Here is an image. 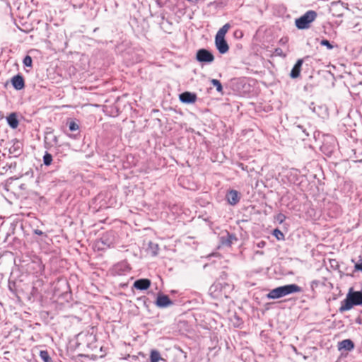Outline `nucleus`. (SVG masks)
I'll return each mask as SVG.
<instances>
[{
    "mask_svg": "<svg viewBox=\"0 0 362 362\" xmlns=\"http://www.w3.org/2000/svg\"><path fill=\"white\" fill-rule=\"evenodd\" d=\"M35 233L39 235H41L43 234V232L39 229L35 230Z\"/></svg>",
    "mask_w": 362,
    "mask_h": 362,
    "instance_id": "7c9ffc66",
    "label": "nucleus"
},
{
    "mask_svg": "<svg viewBox=\"0 0 362 362\" xmlns=\"http://www.w3.org/2000/svg\"><path fill=\"white\" fill-rule=\"evenodd\" d=\"M6 121L11 128L16 129L19 124L18 114L16 112H11L6 117Z\"/></svg>",
    "mask_w": 362,
    "mask_h": 362,
    "instance_id": "dca6fc26",
    "label": "nucleus"
},
{
    "mask_svg": "<svg viewBox=\"0 0 362 362\" xmlns=\"http://www.w3.org/2000/svg\"><path fill=\"white\" fill-rule=\"evenodd\" d=\"M8 151L14 157L19 156L23 152L22 144L16 139L14 140L13 144L9 147Z\"/></svg>",
    "mask_w": 362,
    "mask_h": 362,
    "instance_id": "9b49d317",
    "label": "nucleus"
},
{
    "mask_svg": "<svg viewBox=\"0 0 362 362\" xmlns=\"http://www.w3.org/2000/svg\"><path fill=\"white\" fill-rule=\"evenodd\" d=\"M69 137L71 138V139H77V135L76 134H68Z\"/></svg>",
    "mask_w": 362,
    "mask_h": 362,
    "instance_id": "2f4dec72",
    "label": "nucleus"
},
{
    "mask_svg": "<svg viewBox=\"0 0 362 362\" xmlns=\"http://www.w3.org/2000/svg\"><path fill=\"white\" fill-rule=\"evenodd\" d=\"M274 52H275L276 55H278V56H280V57H286V54L283 52V50L281 48H276L275 49Z\"/></svg>",
    "mask_w": 362,
    "mask_h": 362,
    "instance_id": "bb28decb",
    "label": "nucleus"
},
{
    "mask_svg": "<svg viewBox=\"0 0 362 362\" xmlns=\"http://www.w3.org/2000/svg\"><path fill=\"white\" fill-rule=\"evenodd\" d=\"M354 349V343L352 340L344 339L338 343V349L339 351L344 350L346 351H350Z\"/></svg>",
    "mask_w": 362,
    "mask_h": 362,
    "instance_id": "2eb2a0df",
    "label": "nucleus"
},
{
    "mask_svg": "<svg viewBox=\"0 0 362 362\" xmlns=\"http://www.w3.org/2000/svg\"><path fill=\"white\" fill-rule=\"evenodd\" d=\"M100 240H101V243L103 244V245H107L108 246H110V243H108V240L107 238V235H103L101 238H100Z\"/></svg>",
    "mask_w": 362,
    "mask_h": 362,
    "instance_id": "cd10ccee",
    "label": "nucleus"
},
{
    "mask_svg": "<svg viewBox=\"0 0 362 362\" xmlns=\"http://www.w3.org/2000/svg\"><path fill=\"white\" fill-rule=\"evenodd\" d=\"M211 83L214 87H216V89L218 92L221 93L223 91V86L218 80L212 79Z\"/></svg>",
    "mask_w": 362,
    "mask_h": 362,
    "instance_id": "412c9836",
    "label": "nucleus"
},
{
    "mask_svg": "<svg viewBox=\"0 0 362 362\" xmlns=\"http://www.w3.org/2000/svg\"><path fill=\"white\" fill-rule=\"evenodd\" d=\"M40 356L44 362H51L52 358H50L47 351L42 350L40 351Z\"/></svg>",
    "mask_w": 362,
    "mask_h": 362,
    "instance_id": "6ab92c4d",
    "label": "nucleus"
},
{
    "mask_svg": "<svg viewBox=\"0 0 362 362\" xmlns=\"http://www.w3.org/2000/svg\"><path fill=\"white\" fill-rule=\"evenodd\" d=\"M151 281L148 279H139L136 280L133 286L140 291L148 289L151 286Z\"/></svg>",
    "mask_w": 362,
    "mask_h": 362,
    "instance_id": "ddd939ff",
    "label": "nucleus"
},
{
    "mask_svg": "<svg viewBox=\"0 0 362 362\" xmlns=\"http://www.w3.org/2000/svg\"><path fill=\"white\" fill-rule=\"evenodd\" d=\"M226 199L230 205H236L240 199V193L237 190L231 189L228 192Z\"/></svg>",
    "mask_w": 362,
    "mask_h": 362,
    "instance_id": "9d476101",
    "label": "nucleus"
},
{
    "mask_svg": "<svg viewBox=\"0 0 362 362\" xmlns=\"http://www.w3.org/2000/svg\"><path fill=\"white\" fill-rule=\"evenodd\" d=\"M354 305H362V289L355 291L353 288H350L345 299L341 302L339 311L343 313L351 310Z\"/></svg>",
    "mask_w": 362,
    "mask_h": 362,
    "instance_id": "f257e3e1",
    "label": "nucleus"
},
{
    "mask_svg": "<svg viewBox=\"0 0 362 362\" xmlns=\"http://www.w3.org/2000/svg\"><path fill=\"white\" fill-rule=\"evenodd\" d=\"M301 291L302 288L297 284H287L271 290L267 295V298L269 299H278L287 295L300 293Z\"/></svg>",
    "mask_w": 362,
    "mask_h": 362,
    "instance_id": "f03ea898",
    "label": "nucleus"
},
{
    "mask_svg": "<svg viewBox=\"0 0 362 362\" xmlns=\"http://www.w3.org/2000/svg\"><path fill=\"white\" fill-rule=\"evenodd\" d=\"M303 64V59H299L297 60L296 64H294L293 67L292 68L291 73H290V77L291 78H297L299 77L301 71V67Z\"/></svg>",
    "mask_w": 362,
    "mask_h": 362,
    "instance_id": "4468645a",
    "label": "nucleus"
},
{
    "mask_svg": "<svg viewBox=\"0 0 362 362\" xmlns=\"http://www.w3.org/2000/svg\"><path fill=\"white\" fill-rule=\"evenodd\" d=\"M230 28V25L229 23H226L223 26H222L218 31L217 32L216 37H225V35L228 31Z\"/></svg>",
    "mask_w": 362,
    "mask_h": 362,
    "instance_id": "a211bd4d",
    "label": "nucleus"
},
{
    "mask_svg": "<svg viewBox=\"0 0 362 362\" xmlns=\"http://www.w3.org/2000/svg\"><path fill=\"white\" fill-rule=\"evenodd\" d=\"M238 33H239L240 34V35H241V36L243 35V34H242V32H241V31H236V32L235 33V34L236 35Z\"/></svg>",
    "mask_w": 362,
    "mask_h": 362,
    "instance_id": "f704fd0d",
    "label": "nucleus"
},
{
    "mask_svg": "<svg viewBox=\"0 0 362 362\" xmlns=\"http://www.w3.org/2000/svg\"><path fill=\"white\" fill-rule=\"evenodd\" d=\"M317 16V13L316 11L309 10L300 18L296 19L295 25L299 30L308 29L310 27V24L315 21Z\"/></svg>",
    "mask_w": 362,
    "mask_h": 362,
    "instance_id": "7ed1b4c3",
    "label": "nucleus"
},
{
    "mask_svg": "<svg viewBox=\"0 0 362 362\" xmlns=\"http://www.w3.org/2000/svg\"><path fill=\"white\" fill-rule=\"evenodd\" d=\"M215 45L219 53L226 54L229 49V46L225 37H215Z\"/></svg>",
    "mask_w": 362,
    "mask_h": 362,
    "instance_id": "0eeeda50",
    "label": "nucleus"
},
{
    "mask_svg": "<svg viewBox=\"0 0 362 362\" xmlns=\"http://www.w3.org/2000/svg\"><path fill=\"white\" fill-rule=\"evenodd\" d=\"M11 82L13 87L17 90H22L25 87V81L21 74H17L12 77Z\"/></svg>",
    "mask_w": 362,
    "mask_h": 362,
    "instance_id": "1a4fd4ad",
    "label": "nucleus"
},
{
    "mask_svg": "<svg viewBox=\"0 0 362 362\" xmlns=\"http://www.w3.org/2000/svg\"><path fill=\"white\" fill-rule=\"evenodd\" d=\"M317 284H318V283H317V281H312V285H311V286H313V285H316V286H317Z\"/></svg>",
    "mask_w": 362,
    "mask_h": 362,
    "instance_id": "72a5a7b5",
    "label": "nucleus"
},
{
    "mask_svg": "<svg viewBox=\"0 0 362 362\" xmlns=\"http://www.w3.org/2000/svg\"><path fill=\"white\" fill-rule=\"evenodd\" d=\"M45 141L50 146H57L59 144L58 137L53 134V129L47 128L45 132Z\"/></svg>",
    "mask_w": 362,
    "mask_h": 362,
    "instance_id": "6e6552de",
    "label": "nucleus"
},
{
    "mask_svg": "<svg viewBox=\"0 0 362 362\" xmlns=\"http://www.w3.org/2000/svg\"><path fill=\"white\" fill-rule=\"evenodd\" d=\"M284 218V216L283 214L279 215V219L280 220V222H282Z\"/></svg>",
    "mask_w": 362,
    "mask_h": 362,
    "instance_id": "473e14b6",
    "label": "nucleus"
},
{
    "mask_svg": "<svg viewBox=\"0 0 362 362\" xmlns=\"http://www.w3.org/2000/svg\"><path fill=\"white\" fill-rule=\"evenodd\" d=\"M156 305L158 308H167L173 305V302L170 299V298L167 295H164L163 293H158L156 300Z\"/></svg>",
    "mask_w": 362,
    "mask_h": 362,
    "instance_id": "39448f33",
    "label": "nucleus"
},
{
    "mask_svg": "<svg viewBox=\"0 0 362 362\" xmlns=\"http://www.w3.org/2000/svg\"><path fill=\"white\" fill-rule=\"evenodd\" d=\"M195 58L197 62L206 64H211L214 61L213 53L204 48L199 49L197 51Z\"/></svg>",
    "mask_w": 362,
    "mask_h": 362,
    "instance_id": "20e7f679",
    "label": "nucleus"
},
{
    "mask_svg": "<svg viewBox=\"0 0 362 362\" xmlns=\"http://www.w3.org/2000/svg\"><path fill=\"white\" fill-rule=\"evenodd\" d=\"M320 45L322 46H325L328 49H333V45L330 43V42L326 39L322 40L320 42Z\"/></svg>",
    "mask_w": 362,
    "mask_h": 362,
    "instance_id": "393cba45",
    "label": "nucleus"
},
{
    "mask_svg": "<svg viewBox=\"0 0 362 362\" xmlns=\"http://www.w3.org/2000/svg\"><path fill=\"white\" fill-rule=\"evenodd\" d=\"M68 125L71 132H75L79 129V125L73 120H71L69 122H68Z\"/></svg>",
    "mask_w": 362,
    "mask_h": 362,
    "instance_id": "4be33fe9",
    "label": "nucleus"
},
{
    "mask_svg": "<svg viewBox=\"0 0 362 362\" xmlns=\"http://www.w3.org/2000/svg\"><path fill=\"white\" fill-rule=\"evenodd\" d=\"M149 246L152 250L153 255H156L158 254V245L157 244L150 243Z\"/></svg>",
    "mask_w": 362,
    "mask_h": 362,
    "instance_id": "a878e982",
    "label": "nucleus"
},
{
    "mask_svg": "<svg viewBox=\"0 0 362 362\" xmlns=\"http://www.w3.org/2000/svg\"><path fill=\"white\" fill-rule=\"evenodd\" d=\"M266 245V243L264 241H261L257 244V246L259 247H263Z\"/></svg>",
    "mask_w": 362,
    "mask_h": 362,
    "instance_id": "c756f323",
    "label": "nucleus"
},
{
    "mask_svg": "<svg viewBox=\"0 0 362 362\" xmlns=\"http://www.w3.org/2000/svg\"><path fill=\"white\" fill-rule=\"evenodd\" d=\"M355 269L356 270L362 272V262L361 263H357L355 264Z\"/></svg>",
    "mask_w": 362,
    "mask_h": 362,
    "instance_id": "c85d7f7f",
    "label": "nucleus"
},
{
    "mask_svg": "<svg viewBox=\"0 0 362 362\" xmlns=\"http://www.w3.org/2000/svg\"><path fill=\"white\" fill-rule=\"evenodd\" d=\"M52 162V156L50 153L46 152L43 156L44 164L45 165L48 166V165H51Z\"/></svg>",
    "mask_w": 362,
    "mask_h": 362,
    "instance_id": "aec40b11",
    "label": "nucleus"
},
{
    "mask_svg": "<svg viewBox=\"0 0 362 362\" xmlns=\"http://www.w3.org/2000/svg\"><path fill=\"white\" fill-rule=\"evenodd\" d=\"M277 240H281L284 239V233L278 228H276L274 230L272 233Z\"/></svg>",
    "mask_w": 362,
    "mask_h": 362,
    "instance_id": "5701e85b",
    "label": "nucleus"
},
{
    "mask_svg": "<svg viewBox=\"0 0 362 362\" xmlns=\"http://www.w3.org/2000/svg\"><path fill=\"white\" fill-rule=\"evenodd\" d=\"M179 99L182 103L192 104L196 102L197 96L194 93L185 91L180 94Z\"/></svg>",
    "mask_w": 362,
    "mask_h": 362,
    "instance_id": "423d86ee",
    "label": "nucleus"
},
{
    "mask_svg": "<svg viewBox=\"0 0 362 362\" xmlns=\"http://www.w3.org/2000/svg\"><path fill=\"white\" fill-rule=\"evenodd\" d=\"M160 361H165V360L161 357L160 354L158 351L152 350L150 354V361L158 362Z\"/></svg>",
    "mask_w": 362,
    "mask_h": 362,
    "instance_id": "f3484780",
    "label": "nucleus"
},
{
    "mask_svg": "<svg viewBox=\"0 0 362 362\" xmlns=\"http://www.w3.org/2000/svg\"><path fill=\"white\" fill-rule=\"evenodd\" d=\"M238 239L235 235L226 232L225 235H222L220 238L221 243L224 246H230L234 241H237Z\"/></svg>",
    "mask_w": 362,
    "mask_h": 362,
    "instance_id": "f8f14e48",
    "label": "nucleus"
},
{
    "mask_svg": "<svg viewBox=\"0 0 362 362\" xmlns=\"http://www.w3.org/2000/svg\"><path fill=\"white\" fill-rule=\"evenodd\" d=\"M23 63L24 66L27 67H31L33 65V59L29 55H26L23 60Z\"/></svg>",
    "mask_w": 362,
    "mask_h": 362,
    "instance_id": "b1692460",
    "label": "nucleus"
}]
</instances>
